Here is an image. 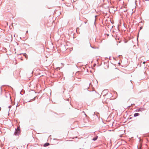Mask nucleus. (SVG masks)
Listing matches in <instances>:
<instances>
[{"label":"nucleus","mask_w":149,"mask_h":149,"mask_svg":"<svg viewBox=\"0 0 149 149\" xmlns=\"http://www.w3.org/2000/svg\"><path fill=\"white\" fill-rule=\"evenodd\" d=\"M144 110V109L143 108H140L139 109L136 110V111L139 112V111H142Z\"/></svg>","instance_id":"nucleus-1"},{"label":"nucleus","mask_w":149,"mask_h":149,"mask_svg":"<svg viewBox=\"0 0 149 149\" xmlns=\"http://www.w3.org/2000/svg\"><path fill=\"white\" fill-rule=\"evenodd\" d=\"M19 130L20 129L18 128H17V130H16L15 133L16 134H18L19 131Z\"/></svg>","instance_id":"nucleus-2"},{"label":"nucleus","mask_w":149,"mask_h":149,"mask_svg":"<svg viewBox=\"0 0 149 149\" xmlns=\"http://www.w3.org/2000/svg\"><path fill=\"white\" fill-rule=\"evenodd\" d=\"M139 115H140V114L139 113H135L134 114V117H136L139 116Z\"/></svg>","instance_id":"nucleus-3"},{"label":"nucleus","mask_w":149,"mask_h":149,"mask_svg":"<svg viewBox=\"0 0 149 149\" xmlns=\"http://www.w3.org/2000/svg\"><path fill=\"white\" fill-rule=\"evenodd\" d=\"M49 145V143H45L44 145V147H46V146H48Z\"/></svg>","instance_id":"nucleus-4"},{"label":"nucleus","mask_w":149,"mask_h":149,"mask_svg":"<svg viewBox=\"0 0 149 149\" xmlns=\"http://www.w3.org/2000/svg\"><path fill=\"white\" fill-rule=\"evenodd\" d=\"M97 138H98V136H97L93 138L92 140L93 141H95L97 139Z\"/></svg>","instance_id":"nucleus-5"},{"label":"nucleus","mask_w":149,"mask_h":149,"mask_svg":"<svg viewBox=\"0 0 149 149\" xmlns=\"http://www.w3.org/2000/svg\"><path fill=\"white\" fill-rule=\"evenodd\" d=\"M149 71V70L147 69V70H146L144 72L145 74H147V72Z\"/></svg>","instance_id":"nucleus-6"},{"label":"nucleus","mask_w":149,"mask_h":149,"mask_svg":"<svg viewBox=\"0 0 149 149\" xmlns=\"http://www.w3.org/2000/svg\"><path fill=\"white\" fill-rule=\"evenodd\" d=\"M24 56H25V57L26 58V59L27 58L28 56H27V55L26 54V53L24 54Z\"/></svg>","instance_id":"nucleus-7"},{"label":"nucleus","mask_w":149,"mask_h":149,"mask_svg":"<svg viewBox=\"0 0 149 149\" xmlns=\"http://www.w3.org/2000/svg\"><path fill=\"white\" fill-rule=\"evenodd\" d=\"M90 44V46H91V47H92V48H93V49H95V48L94 47H92V46H91V44Z\"/></svg>","instance_id":"nucleus-8"},{"label":"nucleus","mask_w":149,"mask_h":149,"mask_svg":"<svg viewBox=\"0 0 149 149\" xmlns=\"http://www.w3.org/2000/svg\"><path fill=\"white\" fill-rule=\"evenodd\" d=\"M11 107V106H9L8 107V108H10Z\"/></svg>","instance_id":"nucleus-9"},{"label":"nucleus","mask_w":149,"mask_h":149,"mask_svg":"<svg viewBox=\"0 0 149 149\" xmlns=\"http://www.w3.org/2000/svg\"><path fill=\"white\" fill-rule=\"evenodd\" d=\"M146 62L145 61H144L143 63V64H145V63H146Z\"/></svg>","instance_id":"nucleus-10"},{"label":"nucleus","mask_w":149,"mask_h":149,"mask_svg":"<svg viewBox=\"0 0 149 149\" xmlns=\"http://www.w3.org/2000/svg\"><path fill=\"white\" fill-rule=\"evenodd\" d=\"M132 80H131V83H132Z\"/></svg>","instance_id":"nucleus-11"},{"label":"nucleus","mask_w":149,"mask_h":149,"mask_svg":"<svg viewBox=\"0 0 149 149\" xmlns=\"http://www.w3.org/2000/svg\"><path fill=\"white\" fill-rule=\"evenodd\" d=\"M27 32H28V31H26V33H27Z\"/></svg>","instance_id":"nucleus-12"},{"label":"nucleus","mask_w":149,"mask_h":149,"mask_svg":"<svg viewBox=\"0 0 149 149\" xmlns=\"http://www.w3.org/2000/svg\"><path fill=\"white\" fill-rule=\"evenodd\" d=\"M59 68V70L60 69V68Z\"/></svg>","instance_id":"nucleus-13"},{"label":"nucleus","mask_w":149,"mask_h":149,"mask_svg":"<svg viewBox=\"0 0 149 149\" xmlns=\"http://www.w3.org/2000/svg\"><path fill=\"white\" fill-rule=\"evenodd\" d=\"M138 149H139V148H138Z\"/></svg>","instance_id":"nucleus-14"}]
</instances>
